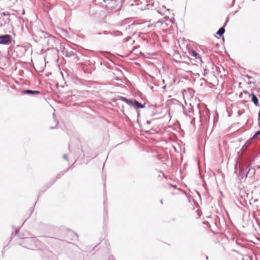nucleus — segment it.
<instances>
[{"label":"nucleus","instance_id":"obj_1","mask_svg":"<svg viewBox=\"0 0 260 260\" xmlns=\"http://www.w3.org/2000/svg\"><path fill=\"white\" fill-rule=\"evenodd\" d=\"M12 38L9 35L0 36V44H7L11 42Z\"/></svg>","mask_w":260,"mask_h":260},{"label":"nucleus","instance_id":"obj_2","mask_svg":"<svg viewBox=\"0 0 260 260\" xmlns=\"http://www.w3.org/2000/svg\"><path fill=\"white\" fill-rule=\"evenodd\" d=\"M40 91L38 90H23L22 92L23 94H40Z\"/></svg>","mask_w":260,"mask_h":260},{"label":"nucleus","instance_id":"obj_3","mask_svg":"<svg viewBox=\"0 0 260 260\" xmlns=\"http://www.w3.org/2000/svg\"><path fill=\"white\" fill-rule=\"evenodd\" d=\"M129 103H131L132 105L137 106L138 108H142L144 107L143 105H142L141 104H140V103H139L138 101H137L136 100H134L133 101H132L129 102Z\"/></svg>","mask_w":260,"mask_h":260},{"label":"nucleus","instance_id":"obj_4","mask_svg":"<svg viewBox=\"0 0 260 260\" xmlns=\"http://www.w3.org/2000/svg\"><path fill=\"white\" fill-rule=\"evenodd\" d=\"M252 101L255 105H257L258 104V101L256 96L254 94H252Z\"/></svg>","mask_w":260,"mask_h":260},{"label":"nucleus","instance_id":"obj_5","mask_svg":"<svg viewBox=\"0 0 260 260\" xmlns=\"http://www.w3.org/2000/svg\"><path fill=\"white\" fill-rule=\"evenodd\" d=\"M190 54L191 56H194L196 58H198L199 57V54L193 50L190 52Z\"/></svg>","mask_w":260,"mask_h":260},{"label":"nucleus","instance_id":"obj_6","mask_svg":"<svg viewBox=\"0 0 260 260\" xmlns=\"http://www.w3.org/2000/svg\"><path fill=\"white\" fill-rule=\"evenodd\" d=\"M224 31L225 30L223 27L220 28L217 32V34L221 37L224 32Z\"/></svg>","mask_w":260,"mask_h":260},{"label":"nucleus","instance_id":"obj_7","mask_svg":"<svg viewBox=\"0 0 260 260\" xmlns=\"http://www.w3.org/2000/svg\"><path fill=\"white\" fill-rule=\"evenodd\" d=\"M260 135V131H257L255 134L252 137V139H255L258 135Z\"/></svg>","mask_w":260,"mask_h":260},{"label":"nucleus","instance_id":"obj_8","mask_svg":"<svg viewBox=\"0 0 260 260\" xmlns=\"http://www.w3.org/2000/svg\"><path fill=\"white\" fill-rule=\"evenodd\" d=\"M250 142H249V143L247 144V146L245 147V148H244V149H245L246 148L247 146L249 144H250Z\"/></svg>","mask_w":260,"mask_h":260}]
</instances>
